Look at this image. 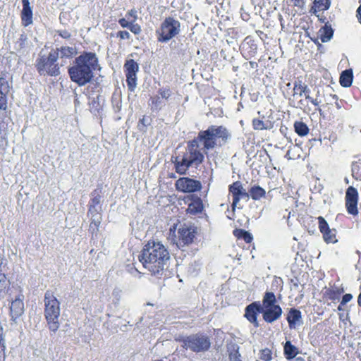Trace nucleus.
<instances>
[{
  "instance_id": "24",
  "label": "nucleus",
  "mask_w": 361,
  "mask_h": 361,
  "mask_svg": "<svg viewBox=\"0 0 361 361\" xmlns=\"http://www.w3.org/2000/svg\"><path fill=\"white\" fill-rule=\"evenodd\" d=\"M290 329H295L297 324H300L302 320L301 312L295 308H290L286 317Z\"/></svg>"
},
{
  "instance_id": "53",
  "label": "nucleus",
  "mask_w": 361,
  "mask_h": 361,
  "mask_svg": "<svg viewBox=\"0 0 361 361\" xmlns=\"http://www.w3.org/2000/svg\"><path fill=\"white\" fill-rule=\"evenodd\" d=\"M357 305L361 307V293L359 294L357 297Z\"/></svg>"
},
{
  "instance_id": "6",
  "label": "nucleus",
  "mask_w": 361,
  "mask_h": 361,
  "mask_svg": "<svg viewBox=\"0 0 361 361\" xmlns=\"http://www.w3.org/2000/svg\"><path fill=\"white\" fill-rule=\"evenodd\" d=\"M172 235V242L179 249L188 247L193 244L199 234V228L193 224H183L176 230L174 224L169 229Z\"/></svg>"
},
{
  "instance_id": "32",
  "label": "nucleus",
  "mask_w": 361,
  "mask_h": 361,
  "mask_svg": "<svg viewBox=\"0 0 361 361\" xmlns=\"http://www.w3.org/2000/svg\"><path fill=\"white\" fill-rule=\"evenodd\" d=\"M233 233L235 238L243 240L246 243H250L253 240L252 234L242 228H235Z\"/></svg>"
},
{
  "instance_id": "30",
  "label": "nucleus",
  "mask_w": 361,
  "mask_h": 361,
  "mask_svg": "<svg viewBox=\"0 0 361 361\" xmlns=\"http://www.w3.org/2000/svg\"><path fill=\"white\" fill-rule=\"evenodd\" d=\"M118 23L123 28H128L130 31L135 35H139L142 31L141 27L139 24L135 23H129L126 18H120L118 20Z\"/></svg>"
},
{
  "instance_id": "19",
  "label": "nucleus",
  "mask_w": 361,
  "mask_h": 361,
  "mask_svg": "<svg viewBox=\"0 0 361 361\" xmlns=\"http://www.w3.org/2000/svg\"><path fill=\"white\" fill-rule=\"evenodd\" d=\"M257 52V45L255 40L250 36L244 39L241 47V53L243 57L249 60L254 57Z\"/></svg>"
},
{
  "instance_id": "14",
  "label": "nucleus",
  "mask_w": 361,
  "mask_h": 361,
  "mask_svg": "<svg viewBox=\"0 0 361 361\" xmlns=\"http://www.w3.org/2000/svg\"><path fill=\"white\" fill-rule=\"evenodd\" d=\"M263 307L260 301H255L245 308L244 317L253 325L255 328L259 327L258 317L262 314Z\"/></svg>"
},
{
  "instance_id": "16",
  "label": "nucleus",
  "mask_w": 361,
  "mask_h": 361,
  "mask_svg": "<svg viewBox=\"0 0 361 361\" xmlns=\"http://www.w3.org/2000/svg\"><path fill=\"white\" fill-rule=\"evenodd\" d=\"M175 186L178 191L182 192H195L202 189L200 181L188 177H182L178 179Z\"/></svg>"
},
{
  "instance_id": "46",
  "label": "nucleus",
  "mask_w": 361,
  "mask_h": 361,
  "mask_svg": "<svg viewBox=\"0 0 361 361\" xmlns=\"http://www.w3.org/2000/svg\"><path fill=\"white\" fill-rule=\"evenodd\" d=\"M116 37L120 39H129L130 38V35L126 30H120L116 33Z\"/></svg>"
},
{
  "instance_id": "12",
  "label": "nucleus",
  "mask_w": 361,
  "mask_h": 361,
  "mask_svg": "<svg viewBox=\"0 0 361 361\" xmlns=\"http://www.w3.org/2000/svg\"><path fill=\"white\" fill-rule=\"evenodd\" d=\"M11 86L4 77L0 78V124L4 123L6 117L8 109V95Z\"/></svg>"
},
{
  "instance_id": "43",
  "label": "nucleus",
  "mask_w": 361,
  "mask_h": 361,
  "mask_svg": "<svg viewBox=\"0 0 361 361\" xmlns=\"http://www.w3.org/2000/svg\"><path fill=\"white\" fill-rule=\"evenodd\" d=\"M353 299V295L350 293H346L343 295L342 300L338 307V310H343V306L345 305L348 302H350Z\"/></svg>"
},
{
  "instance_id": "51",
  "label": "nucleus",
  "mask_w": 361,
  "mask_h": 361,
  "mask_svg": "<svg viewBox=\"0 0 361 361\" xmlns=\"http://www.w3.org/2000/svg\"><path fill=\"white\" fill-rule=\"evenodd\" d=\"M357 17L359 20V22L361 23V4L357 9Z\"/></svg>"
},
{
  "instance_id": "8",
  "label": "nucleus",
  "mask_w": 361,
  "mask_h": 361,
  "mask_svg": "<svg viewBox=\"0 0 361 361\" xmlns=\"http://www.w3.org/2000/svg\"><path fill=\"white\" fill-rule=\"evenodd\" d=\"M176 341L181 343V347L194 353L206 352L211 347L210 338L205 334L198 332L187 336H180Z\"/></svg>"
},
{
  "instance_id": "20",
  "label": "nucleus",
  "mask_w": 361,
  "mask_h": 361,
  "mask_svg": "<svg viewBox=\"0 0 361 361\" xmlns=\"http://www.w3.org/2000/svg\"><path fill=\"white\" fill-rule=\"evenodd\" d=\"M188 198L191 200L186 209V214L190 215H197L201 214L204 210V204L202 200L195 195L188 196Z\"/></svg>"
},
{
  "instance_id": "13",
  "label": "nucleus",
  "mask_w": 361,
  "mask_h": 361,
  "mask_svg": "<svg viewBox=\"0 0 361 361\" xmlns=\"http://www.w3.org/2000/svg\"><path fill=\"white\" fill-rule=\"evenodd\" d=\"M358 199L359 195L357 189L353 186H349L345 192V206L347 212L353 216L358 214Z\"/></svg>"
},
{
  "instance_id": "37",
  "label": "nucleus",
  "mask_w": 361,
  "mask_h": 361,
  "mask_svg": "<svg viewBox=\"0 0 361 361\" xmlns=\"http://www.w3.org/2000/svg\"><path fill=\"white\" fill-rule=\"evenodd\" d=\"M101 214H98L97 215L94 214V216L92 217L91 216V221L90 224V231H92L93 233H97L98 231L99 227L101 224Z\"/></svg>"
},
{
  "instance_id": "21",
  "label": "nucleus",
  "mask_w": 361,
  "mask_h": 361,
  "mask_svg": "<svg viewBox=\"0 0 361 361\" xmlns=\"http://www.w3.org/2000/svg\"><path fill=\"white\" fill-rule=\"evenodd\" d=\"M282 312L283 311L280 305L263 307L262 317L266 322L273 323L281 317Z\"/></svg>"
},
{
  "instance_id": "33",
  "label": "nucleus",
  "mask_w": 361,
  "mask_h": 361,
  "mask_svg": "<svg viewBox=\"0 0 361 361\" xmlns=\"http://www.w3.org/2000/svg\"><path fill=\"white\" fill-rule=\"evenodd\" d=\"M353 82V73L350 70L342 72L340 76V84L344 87H350Z\"/></svg>"
},
{
  "instance_id": "55",
  "label": "nucleus",
  "mask_w": 361,
  "mask_h": 361,
  "mask_svg": "<svg viewBox=\"0 0 361 361\" xmlns=\"http://www.w3.org/2000/svg\"><path fill=\"white\" fill-rule=\"evenodd\" d=\"M286 86H287L289 89H291V86H292V85H291V83H290V82H288V83L286 84Z\"/></svg>"
},
{
  "instance_id": "25",
  "label": "nucleus",
  "mask_w": 361,
  "mask_h": 361,
  "mask_svg": "<svg viewBox=\"0 0 361 361\" xmlns=\"http://www.w3.org/2000/svg\"><path fill=\"white\" fill-rule=\"evenodd\" d=\"M264 116L261 118H255L252 121V128L255 130H270L273 128L274 123L264 119Z\"/></svg>"
},
{
  "instance_id": "31",
  "label": "nucleus",
  "mask_w": 361,
  "mask_h": 361,
  "mask_svg": "<svg viewBox=\"0 0 361 361\" xmlns=\"http://www.w3.org/2000/svg\"><path fill=\"white\" fill-rule=\"evenodd\" d=\"M249 196L254 200H259L265 197L266 191L259 185H254L249 190Z\"/></svg>"
},
{
  "instance_id": "2",
  "label": "nucleus",
  "mask_w": 361,
  "mask_h": 361,
  "mask_svg": "<svg viewBox=\"0 0 361 361\" xmlns=\"http://www.w3.org/2000/svg\"><path fill=\"white\" fill-rule=\"evenodd\" d=\"M97 69H99V63L97 54L83 51L75 57L73 65L68 69V73L71 80L81 87L93 80L94 71Z\"/></svg>"
},
{
  "instance_id": "3",
  "label": "nucleus",
  "mask_w": 361,
  "mask_h": 361,
  "mask_svg": "<svg viewBox=\"0 0 361 361\" xmlns=\"http://www.w3.org/2000/svg\"><path fill=\"white\" fill-rule=\"evenodd\" d=\"M231 138L229 130L224 126H210L207 130H200L197 136L194 138L197 143L203 145V151L205 154L209 150L215 147H221L226 145Z\"/></svg>"
},
{
  "instance_id": "41",
  "label": "nucleus",
  "mask_w": 361,
  "mask_h": 361,
  "mask_svg": "<svg viewBox=\"0 0 361 361\" xmlns=\"http://www.w3.org/2000/svg\"><path fill=\"white\" fill-rule=\"evenodd\" d=\"M158 94L161 99L167 101L172 95V91L170 87H162L159 89Z\"/></svg>"
},
{
  "instance_id": "50",
  "label": "nucleus",
  "mask_w": 361,
  "mask_h": 361,
  "mask_svg": "<svg viewBox=\"0 0 361 361\" xmlns=\"http://www.w3.org/2000/svg\"><path fill=\"white\" fill-rule=\"evenodd\" d=\"M310 103L312 104L316 107V110H321L319 106L320 102L317 98H314L312 100H311Z\"/></svg>"
},
{
  "instance_id": "54",
  "label": "nucleus",
  "mask_w": 361,
  "mask_h": 361,
  "mask_svg": "<svg viewBox=\"0 0 361 361\" xmlns=\"http://www.w3.org/2000/svg\"><path fill=\"white\" fill-rule=\"evenodd\" d=\"M305 99H306L307 101H309L310 102H311V100H312L314 98H313V97H312L310 96V94H307L305 96Z\"/></svg>"
},
{
  "instance_id": "52",
  "label": "nucleus",
  "mask_w": 361,
  "mask_h": 361,
  "mask_svg": "<svg viewBox=\"0 0 361 361\" xmlns=\"http://www.w3.org/2000/svg\"><path fill=\"white\" fill-rule=\"evenodd\" d=\"M250 65L252 68L257 67V63L255 61H250Z\"/></svg>"
},
{
  "instance_id": "45",
  "label": "nucleus",
  "mask_w": 361,
  "mask_h": 361,
  "mask_svg": "<svg viewBox=\"0 0 361 361\" xmlns=\"http://www.w3.org/2000/svg\"><path fill=\"white\" fill-rule=\"evenodd\" d=\"M286 2L294 7L302 8L304 6V0H286Z\"/></svg>"
},
{
  "instance_id": "47",
  "label": "nucleus",
  "mask_w": 361,
  "mask_h": 361,
  "mask_svg": "<svg viewBox=\"0 0 361 361\" xmlns=\"http://www.w3.org/2000/svg\"><path fill=\"white\" fill-rule=\"evenodd\" d=\"M27 39V37L26 34L23 33L20 35V36L18 40V42H17L19 44L20 49H23L25 47V42H26Z\"/></svg>"
},
{
  "instance_id": "1",
  "label": "nucleus",
  "mask_w": 361,
  "mask_h": 361,
  "mask_svg": "<svg viewBox=\"0 0 361 361\" xmlns=\"http://www.w3.org/2000/svg\"><path fill=\"white\" fill-rule=\"evenodd\" d=\"M138 259L152 275L161 276L169 266L171 255L161 242L149 240L141 250Z\"/></svg>"
},
{
  "instance_id": "11",
  "label": "nucleus",
  "mask_w": 361,
  "mask_h": 361,
  "mask_svg": "<svg viewBox=\"0 0 361 361\" xmlns=\"http://www.w3.org/2000/svg\"><path fill=\"white\" fill-rule=\"evenodd\" d=\"M123 71L126 78L128 90L129 92H133L137 87L138 63L134 59H127L123 65Z\"/></svg>"
},
{
  "instance_id": "39",
  "label": "nucleus",
  "mask_w": 361,
  "mask_h": 361,
  "mask_svg": "<svg viewBox=\"0 0 361 361\" xmlns=\"http://www.w3.org/2000/svg\"><path fill=\"white\" fill-rule=\"evenodd\" d=\"M151 110L159 111L161 109V99L159 94L152 96L149 99Z\"/></svg>"
},
{
  "instance_id": "35",
  "label": "nucleus",
  "mask_w": 361,
  "mask_h": 361,
  "mask_svg": "<svg viewBox=\"0 0 361 361\" xmlns=\"http://www.w3.org/2000/svg\"><path fill=\"white\" fill-rule=\"evenodd\" d=\"M294 128L295 133L301 137L307 135L309 133V128L304 122L302 121H295L294 123Z\"/></svg>"
},
{
  "instance_id": "7",
  "label": "nucleus",
  "mask_w": 361,
  "mask_h": 361,
  "mask_svg": "<svg viewBox=\"0 0 361 361\" xmlns=\"http://www.w3.org/2000/svg\"><path fill=\"white\" fill-rule=\"evenodd\" d=\"M58 60V52L51 49L48 54L39 55L35 61V68L40 75L58 76L61 73V67L63 66Z\"/></svg>"
},
{
  "instance_id": "40",
  "label": "nucleus",
  "mask_w": 361,
  "mask_h": 361,
  "mask_svg": "<svg viewBox=\"0 0 361 361\" xmlns=\"http://www.w3.org/2000/svg\"><path fill=\"white\" fill-rule=\"evenodd\" d=\"M259 358L263 361H271L272 360V352L266 348L259 351Z\"/></svg>"
},
{
  "instance_id": "15",
  "label": "nucleus",
  "mask_w": 361,
  "mask_h": 361,
  "mask_svg": "<svg viewBox=\"0 0 361 361\" xmlns=\"http://www.w3.org/2000/svg\"><path fill=\"white\" fill-rule=\"evenodd\" d=\"M229 194L232 196L231 207L234 211L241 199L248 198L249 193L243 188L240 181L236 180L228 185Z\"/></svg>"
},
{
  "instance_id": "27",
  "label": "nucleus",
  "mask_w": 361,
  "mask_h": 361,
  "mask_svg": "<svg viewBox=\"0 0 361 361\" xmlns=\"http://www.w3.org/2000/svg\"><path fill=\"white\" fill-rule=\"evenodd\" d=\"M331 6V0H314L311 12L316 14L318 11H326Z\"/></svg>"
},
{
  "instance_id": "26",
  "label": "nucleus",
  "mask_w": 361,
  "mask_h": 361,
  "mask_svg": "<svg viewBox=\"0 0 361 361\" xmlns=\"http://www.w3.org/2000/svg\"><path fill=\"white\" fill-rule=\"evenodd\" d=\"M52 51H56L58 52L59 58L62 60L71 59L76 54V49L68 46H62L59 48L52 49Z\"/></svg>"
},
{
  "instance_id": "38",
  "label": "nucleus",
  "mask_w": 361,
  "mask_h": 361,
  "mask_svg": "<svg viewBox=\"0 0 361 361\" xmlns=\"http://www.w3.org/2000/svg\"><path fill=\"white\" fill-rule=\"evenodd\" d=\"M352 176L355 180L361 181V160L353 163Z\"/></svg>"
},
{
  "instance_id": "9",
  "label": "nucleus",
  "mask_w": 361,
  "mask_h": 361,
  "mask_svg": "<svg viewBox=\"0 0 361 361\" xmlns=\"http://www.w3.org/2000/svg\"><path fill=\"white\" fill-rule=\"evenodd\" d=\"M7 293L11 300L9 314L11 320L15 321L24 312V295L20 286H12L7 289Z\"/></svg>"
},
{
  "instance_id": "4",
  "label": "nucleus",
  "mask_w": 361,
  "mask_h": 361,
  "mask_svg": "<svg viewBox=\"0 0 361 361\" xmlns=\"http://www.w3.org/2000/svg\"><path fill=\"white\" fill-rule=\"evenodd\" d=\"M204 153L199 149L198 143L194 139L187 144V148L181 157H176L173 161L175 171L180 175L186 174L191 166L197 167L203 163Z\"/></svg>"
},
{
  "instance_id": "29",
  "label": "nucleus",
  "mask_w": 361,
  "mask_h": 361,
  "mask_svg": "<svg viewBox=\"0 0 361 361\" xmlns=\"http://www.w3.org/2000/svg\"><path fill=\"white\" fill-rule=\"evenodd\" d=\"M307 94H310V90L308 88L307 85L301 80H295L293 83V95L299 94L302 96L305 94V97Z\"/></svg>"
},
{
  "instance_id": "5",
  "label": "nucleus",
  "mask_w": 361,
  "mask_h": 361,
  "mask_svg": "<svg viewBox=\"0 0 361 361\" xmlns=\"http://www.w3.org/2000/svg\"><path fill=\"white\" fill-rule=\"evenodd\" d=\"M44 302V314L47 323V326L51 331L55 333L60 326V302L54 295V293L50 290L45 292Z\"/></svg>"
},
{
  "instance_id": "49",
  "label": "nucleus",
  "mask_w": 361,
  "mask_h": 361,
  "mask_svg": "<svg viewBox=\"0 0 361 361\" xmlns=\"http://www.w3.org/2000/svg\"><path fill=\"white\" fill-rule=\"evenodd\" d=\"M240 355L238 353V352L235 351L234 353H230L229 360H230V361H241V360L240 359Z\"/></svg>"
},
{
  "instance_id": "56",
  "label": "nucleus",
  "mask_w": 361,
  "mask_h": 361,
  "mask_svg": "<svg viewBox=\"0 0 361 361\" xmlns=\"http://www.w3.org/2000/svg\"><path fill=\"white\" fill-rule=\"evenodd\" d=\"M302 100H300V101L299 102V104H302Z\"/></svg>"
},
{
  "instance_id": "10",
  "label": "nucleus",
  "mask_w": 361,
  "mask_h": 361,
  "mask_svg": "<svg viewBox=\"0 0 361 361\" xmlns=\"http://www.w3.org/2000/svg\"><path fill=\"white\" fill-rule=\"evenodd\" d=\"M180 30V23L173 17H166L157 30V39L160 42H166L176 37Z\"/></svg>"
},
{
  "instance_id": "48",
  "label": "nucleus",
  "mask_w": 361,
  "mask_h": 361,
  "mask_svg": "<svg viewBox=\"0 0 361 361\" xmlns=\"http://www.w3.org/2000/svg\"><path fill=\"white\" fill-rule=\"evenodd\" d=\"M58 35L63 39H69L71 37V34L66 30H59Z\"/></svg>"
},
{
  "instance_id": "44",
  "label": "nucleus",
  "mask_w": 361,
  "mask_h": 361,
  "mask_svg": "<svg viewBox=\"0 0 361 361\" xmlns=\"http://www.w3.org/2000/svg\"><path fill=\"white\" fill-rule=\"evenodd\" d=\"M147 117L146 116H143L142 118H140L138 121V128L141 130H145L146 127L149 125V122H147L146 121Z\"/></svg>"
},
{
  "instance_id": "17",
  "label": "nucleus",
  "mask_w": 361,
  "mask_h": 361,
  "mask_svg": "<svg viewBox=\"0 0 361 361\" xmlns=\"http://www.w3.org/2000/svg\"><path fill=\"white\" fill-rule=\"evenodd\" d=\"M319 229L322 234L324 240L326 243H336V230L334 228L331 229L327 221L323 216L317 217Z\"/></svg>"
},
{
  "instance_id": "23",
  "label": "nucleus",
  "mask_w": 361,
  "mask_h": 361,
  "mask_svg": "<svg viewBox=\"0 0 361 361\" xmlns=\"http://www.w3.org/2000/svg\"><path fill=\"white\" fill-rule=\"evenodd\" d=\"M23 9L20 13L21 23L27 27L33 23V13L29 0H22Z\"/></svg>"
},
{
  "instance_id": "42",
  "label": "nucleus",
  "mask_w": 361,
  "mask_h": 361,
  "mask_svg": "<svg viewBox=\"0 0 361 361\" xmlns=\"http://www.w3.org/2000/svg\"><path fill=\"white\" fill-rule=\"evenodd\" d=\"M125 18L129 22V23H135L137 19V11L134 8L129 10L126 13Z\"/></svg>"
},
{
  "instance_id": "22",
  "label": "nucleus",
  "mask_w": 361,
  "mask_h": 361,
  "mask_svg": "<svg viewBox=\"0 0 361 361\" xmlns=\"http://www.w3.org/2000/svg\"><path fill=\"white\" fill-rule=\"evenodd\" d=\"M344 293L343 287L331 286L324 287L322 290V299L324 302L338 300L341 295Z\"/></svg>"
},
{
  "instance_id": "36",
  "label": "nucleus",
  "mask_w": 361,
  "mask_h": 361,
  "mask_svg": "<svg viewBox=\"0 0 361 361\" xmlns=\"http://www.w3.org/2000/svg\"><path fill=\"white\" fill-rule=\"evenodd\" d=\"M320 32H322L320 39L322 42H326L330 40L334 34V30L332 28L327 25H325L322 30H320Z\"/></svg>"
},
{
  "instance_id": "18",
  "label": "nucleus",
  "mask_w": 361,
  "mask_h": 361,
  "mask_svg": "<svg viewBox=\"0 0 361 361\" xmlns=\"http://www.w3.org/2000/svg\"><path fill=\"white\" fill-rule=\"evenodd\" d=\"M102 188L95 189L91 193V199L88 205V214L92 217L98 214H101V199Z\"/></svg>"
},
{
  "instance_id": "28",
  "label": "nucleus",
  "mask_w": 361,
  "mask_h": 361,
  "mask_svg": "<svg viewBox=\"0 0 361 361\" xmlns=\"http://www.w3.org/2000/svg\"><path fill=\"white\" fill-rule=\"evenodd\" d=\"M298 353V348L293 345L290 341H288L286 342L283 347V353L287 360L293 359Z\"/></svg>"
},
{
  "instance_id": "34",
  "label": "nucleus",
  "mask_w": 361,
  "mask_h": 361,
  "mask_svg": "<svg viewBox=\"0 0 361 361\" xmlns=\"http://www.w3.org/2000/svg\"><path fill=\"white\" fill-rule=\"evenodd\" d=\"M276 299L274 293L273 292H266L263 296L262 299V307H274L276 305Z\"/></svg>"
}]
</instances>
